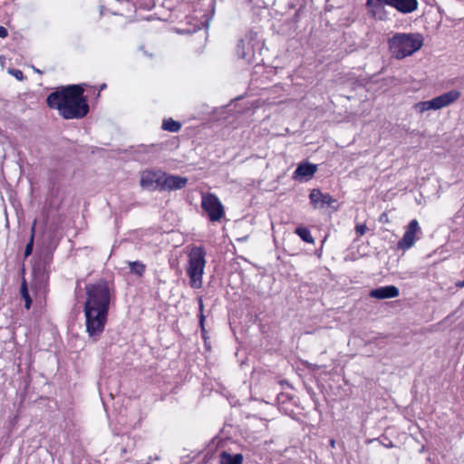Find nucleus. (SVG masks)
Here are the masks:
<instances>
[{"label":"nucleus","mask_w":464,"mask_h":464,"mask_svg":"<svg viewBox=\"0 0 464 464\" xmlns=\"http://www.w3.org/2000/svg\"><path fill=\"white\" fill-rule=\"evenodd\" d=\"M85 292L83 312L86 331L90 337L96 340L103 332L107 322L111 293L108 282L104 279L88 284Z\"/></svg>","instance_id":"f257e3e1"},{"label":"nucleus","mask_w":464,"mask_h":464,"mask_svg":"<svg viewBox=\"0 0 464 464\" xmlns=\"http://www.w3.org/2000/svg\"><path fill=\"white\" fill-rule=\"evenodd\" d=\"M83 92V88L77 84L62 87L50 93L46 102L50 108L57 110L59 114L66 120L82 119L89 111Z\"/></svg>","instance_id":"f03ea898"},{"label":"nucleus","mask_w":464,"mask_h":464,"mask_svg":"<svg viewBox=\"0 0 464 464\" xmlns=\"http://www.w3.org/2000/svg\"><path fill=\"white\" fill-rule=\"evenodd\" d=\"M206 263L205 248L203 246H192L188 253L186 272L189 277V285L194 289H199L203 285Z\"/></svg>","instance_id":"7ed1b4c3"},{"label":"nucleus","mask_w":464,"mask_h":464,"mask_svg":"<svg viewBox=\"0 0 464 464\" xmlns=\"http://www.w3.org/2000/svg\"><path fill=\"white\" fill-rule=\"evenodd\" d=\"M389 44L392 56L400 60L420 50L423 45V37L420 34H397Z\"/></svg>","instance_id":"20e7f679"},{"label":"nucleus","mask_w":464,"mask_h":464,"mask_svg":"<svg viewBox=\"0 0 464 464\" xmlns=\"http://www.w3.org/2000/svg\"><path fill=\"white\" fill-rule=\"evenodd\" d=\"M460 96L461 93L459 91L452 90L442 93L441 95L437 96L430 101L417 102L414 104L413 108L419 113H423L430 110L438 111L458 101Z\"/></svg>","instance_id":"39448f33"},{"label":"nucleus","mask_w":464,"mask_h":464,"mask_svg":"<svg viewBox=\"0 0 464 464\" xmlns=\"http://www.w3.org/2000/svg\"><path fill=\"white\" fill-rule=\"evenodd\" d=\"M201 207L212 222L219 221L224 217V208L218 198L214 194L202 197Z\"/></svg>","instance_id":"423d86ee"},{"label":"nucleus","mask_w":464,"mask_h":464,"mask_svg":"<svg viewBox=\"0 0 464 464\" xmlns=\"http://www.w3.org/2000/svg\"><path fill=\"white\" fill-rule=\"evenodd\" d=\"M420 232V227L417 219L410 221L406 227L402 238L398 242V249L406 251L412 247L416 241V235Z\"/></svg>","instance_id":"0eeeda50"},{"label":"nucleus","mask_w":464,"mask_h":464,"mask_svg":"<svg viewBox=\"0 0 464 464\" xmlns=\"http://www.w3.org/2000/svg\"><path fill=\"white\" fill-rule=\"evenodd\" d=\"M382 5H387L402 14L412 13L418 8L417 0H379V19H383Z\"/></svg>","instance_id":"6e6552de"},{"label":"nucleus","mask_w":464,"mask_h":464,"mask_svg":"<svg viewBox=\"0 0 464 464\" xmlns=\"http://www.w3.org/2000/svg\"><path fill=\"white\" fill-rule=\"evenodd\" d=\"M162 176L161 171L144 170L140 174V184L147 190H160Z\"/></svg>","instance_id":"1a4fd4ad"},{"label":"nucleus","mask_w":464,"mask_h":464,"mask_svg":"<svg viewBox=\"0 0 464 464\" xmlns=\"http://www.w3.org/2000/svg\"><path fill=\"white\" fill-rule=\"evenodd\" d=\"M188 182V179L178 175L163 172L160 191H172L183 188Z\"/></svg>","instance_id":"9d476101"},{"label":"nucleus","mask_w":464,"mask_h":464,"mask_svg":"<svg viewBox=\"0 0 464 464\" xmlns=\"http://www.w3.org/2000/svg\"><path fill=\"white\" fill-rule=\"evenodd\" d=\"M309 199L314 208H323L335 202V199L330 194L323 193L318 188H314L310 191Z\"/></svg>","instance_id":"9b49d317"},{"label":"nucleus","mask_w":464,"mask_h":464,"mask_svg":"<svg viewBox=\"0 0 464 464\" xmlns=\"http://www.w3.org/2000/svg\"><path fill=\"white\" fill-rule=\"evenodd\" d=\"M317 170V165L309 162L300 163L294 172L295 179H311Z\"/></svg>","instance_id":"f8f14e48"},{"label":"nucleus","mask_w":464,"mask_h":464,"mask_svg":"<svg viewBox=\"0 0 464 464\" xmlns=\"http://www.w3.org/2000/svg\"><path fill=\"white\" fill-rule=\"evenodd\" d=\"M244 457L241 453L232 455L227 451H222L219 455V464H242Z\"/></svg>","instance_id":"ddd939ff"},{"label":"nucleus","mask_w":464,"mask_h":464,"mask_svg":"<svg viewBox=\"0 0 464 464\" xmlns=\"http://www.w3.org/2000/svg\"><path fill=\"white\" fill-rule=\"evenodd\" d=\"M399 288L395 285L379 287V299L393 298L399 295Z\"/></svg>","instance_id":"4468645a"},{"label":"nucleus","mask_w":464,"mask_h":464,"mask_svg":"<svg viewBox=\"0 0 464 464\" xmlns=\"http://www.w3.org/2000/svg\"><path fill=\"white\" fill-rule=\"evenodd\" d=\"M20 294L22 298L24 300V307L28 310L32 304V298L28 292L27 283L24 278H23L20 287Z\"/></svg>","instance_id":"2eb2a0df"},{"label":"nucleus","mask_w":464,"mask_h":464,"mask_svg":"<svg viewBox=\"0 0 464 464\" xmlns=\"http://www.w3.org/2000/svg\"><path fill=\"white\" fill-rule=\"evenodd\" d=\"M162 129L170 132H178L181 129V124L169 118L163 121Z\"/></svg>","instance_id":"dca6fc26"},{"label":"nucleus","mask_w":464,"mask_h":464,"mask_svg":"<svg viewBox=\"0 0 464 464\" xmlns=\"http://www.w3.org/2000/svg\"><path fill=\"white\" fill-rule=\"evenodd\" d=\"M295 234H297L302 240H304L306 243H314V240L307 227H299L295 228Z\"/></svg>","instance_id":"f3484780"},{"label":"nucleus","mask_w":464,"mask_h":464,"mask_svg":"<svg viewBox=\"0 0 464 464\" xmlns=\"http://www.w3.org/2000/svg\"><path fill=\"white\" fill-rule=\"evenodd\" d=\"M129 267L131 273L138 276H142L146 268L145 265L140 261L129 262Z\"/></svg>","instance_id":"a211bd4d"},{"label":"nucleus","mask_w":464,"mask_h":464,"mask_svg":"<svg viewBox=\"0 0 464 464\" xmlns=\"http://www.w3.org/2000/svg\"><path fill=\"white\" fill-rule=\"evenodd\" d=\"M35 223H36V221L34 220V225L32 227V235H31L30 240L27 243V245L25 246V249H24V256H30L32 254V251H33Z\"/></svg>","instance_id":"6ab92c4d"},{"label":"nucleus","mask_w":464,"mask_h":464,"mask_svg":"<svg viewBox=\"0 0 464 464\" xmlns=\"http://www.w3.org/2000/svg\"><path fill=\"white\" fill-rule=\"evenodd\" d=\"M8 72L14 76L17 80L22 81L24 79V73L18 69H9Z\"/></svg>","instance_id":"aec40b11"},{"label":"nucleus","mask_w":464,"mask_h":464,"mask_svg":"<svg viewBox=\"0 0 464 464\" xmlns=\"http://www.w3.org/2000/svg\"><path fill=\"white\" fill-rule=\"evenodd\" d=\"M377 3V0H367L366 5L369 7L370 12L372 14V15H375V4Z\"/></svg>","instance_id":"412c9836"},{"label":"nucleus","mask_w":464,"mask_h":464,"mask_svg":"<svg viewBox=\"0 0 464 464\" xmlns=\"http://www.w3.org/2000/svg\"><path fill=\"white\" fill-rule=\"evenodd\" d=\"M205 319L206 318H205L204 314H199V326H200L203 337L205 336V334H206Z\"/></svg>","instance_id":"4be33fe9"},{"label":"nucleus","mask_w":464,"mask_h":464,"mask_svg":"<svg viewBox=\"0 0 464 464\" xmlns=\"http://www.w3.org/2000/svg\"><path fill=\"white\" fill-rule=\"evenodd\" d=\"M366 226L362 224H359L355 227V231L358 235L362 236L366 231Z\"/></svg>","instance_id":"5701e85b"},{"label":"nucleus","mask_w":464,"mask_h":464,"mask_svg":"<svg viewBox=\"0 0 464 464\" xmlns=\"http://www.w3.org/2000/svg\"><path fill=\"white\" fill-rule=\"evenodd\" d=\"M199 314H204V304L201 297L198 298Z\"/></svg>","instance_id":"b1692460"},{"label":"nucleus","mask_w":464,"mask_h":464,"mask_svg":"<svg viewBox=\"0 0 464 464\" xmlns=\"http://www.w3.org/2000/svg\"><path fill=\"white\" fill-rule=\"evenodd\" d=\"M370 295L373 298H377V288L371 290Z\"/></svg>","instance_id":"393cba45"},{"label":"nucleus","mask_w":464,"mask_h":464,"mask_svg":"<svg viewBox=\"0 0 464 464\" xmlns=\"http://www.w3.org/2000/svg\"><path fill=\"white\" fill-rule=\"evenodd\" d=\"M456 286L459 288L464 287V280L463 281H458L456 284Z\"/></svg>","instance_id":"a878e982"},{"label":"nucleus","mask_w":464,"mask_h":464,"mask_svg":"<svg viewBox=\"0 0 464 464\" xmlns=\"http://www.w3.org/2000/svg\"><path fill=\"white\" fill-rule=\"evenodd\" d=\"M8 31H0V38H5L8 35Z\"/></svg>","instance_id":"bb28decb"},{"label":"nucleus","mask_w":464,"mask_h":464,"mask_svg":"<svg viewBox=\"0 0 464 464\" xmlns=\"http://www.w3.org/2000/svg\"><path fill=\"white\" fill-rule=\"evenodd\" d=\"M330 445H331L332 448H334V445H335V440H330Z\"/></svg>","instance_id":"cd10ccee"},{"label":"nucleus","mask_w":464,"mask_h":464,"mask_svg":"<svg viewBox=\"0 0 464 464\" xmlns=\"http://www.w3.org/2000/svg\"><path fill=\"white\" fill-rule=\"evenodd\" d=\"M385 216H386L385 214H382V215L380 217L379 220H380V221H382L383 219H385Z\"/></svg>","instance_id":"c85d7f7f"},{"label":"nucleus","mask_w":464,"mask_h":464,"mask_svg":"<svg viewBox=\"0 0 464 464\" xmlns=\"http://www.w3.org/2000/svg\"><path fill=\"white\" fill-rule=\"evenodd\" d=\"M385 216H386L385 214H382V215L380 217L379 220H380V221H382L383 219H385Z\"/></svg>","instance_id":"c756f323"},{"label":"nucleus","mask_w":464,"mask_h":464,"mask_svg":"<svg viewBox=\"0 0 464 464\" xmlns=\"http://www.w3.org/2000/svg\"><path fill=\"white\" fill-rule=\"evenodd\" d=\"M5 58L3 56H0V61H4Z\"/></svg>","instance_id":"7c9ffc66"},{"label":"nucleus","mask_w":464,"mask_h":464,"mask_svg":"<svg viewBox=\"0 0 464 464\" xmlns=\"http://www.w3.org/2000/svg\"><path fill=\"white\" fill-rule=\"evenodd\" d=\"M0 29H5L4 26L0 25Z\"/></svg>","instance_id":"2f4dec72"}]
</instances>
